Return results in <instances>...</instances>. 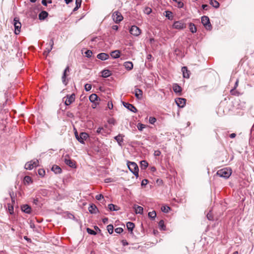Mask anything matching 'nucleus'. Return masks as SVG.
I'll use <instances>...</instances> for the list:
<instances>
[{
	"instance_id": "obj_52",
	"label": "nucleus",
	"mask_w": 254,
	"mask_h": 254,
	"mask_svg": "<svg viewBox=\"0 0 254 254\" xmlns=\"http://www.w3.org/2000/svg\"><path fill=\"white\" fill-rule=\"evenodd\" d=\"M8 211L10 214H12L13 213V207L11 205H8Z\"/></svg>"
},
{
	"instance_id": "obj_26",
	"label": "nucleus",
	"mask_w": 254,
	"mask_h": 254,
	"mask_svg": "<svg viewBox=\"0 0 254 254\" xmlns=\"http://www.w3.org/2000/svg\"><path fill=\"white\" fill-rule=\"evenodd\" d=\"M111 57L114 59H117L120 56V52L119 50H115L111 53Z\"/></svg>"
},
{
	"instance_id": "obj_30",
	"label": "nucleus",
	"mask_w": 254,
	"mask_h": 254,
	"mask_svg": "<svg viewBox=\"0 0 254 254\" xmlns=\"http://www.w3.org/2000/svg\"><path fill=\"white\" fill-rule=\"evenodd\" d=\"M127 227L129 231L132 232L133 228H134V224L132 222H128L127 223Z\"/></svg>"
},
{
	"instance_id": "obj_46",
	"label": "nucleus",
	"mask_w": 254,
	"mask_h": 254,
	"mask_svg": "<svg viewBox=\"0 0 254 254\" xmlns=\"http://www.w3.org/2000/svg\"><path fill=\"white\" fill-rule=\"evenodd\" d=\"M166 17H167L168 19H172V13L171 11H166Z\"/></svg>"
},
{
	"instance_id": "obj_37",
	"label": "nucleus",
	"mask_w": 254,
	"mask_h": 254,
	"mask_svg": "<svg viewBox=\"0 0 254 254\" xmlns=\"http://www.w3.org/2000/svg\"><path fill=\"white\" fill-rule=\"evenodd\" d=\"M140 164L142 169H145L148 166V163L145 160L141 161Z\"/></svg>"
},
{
	"instance_id": "obj_56",
	"label": "nucleus",
	"mask_w": 254,
	"mask_h": 254,
	"mask_svg": "<svg viewBox=\"0 0 254 254\" xmlns=\"http://www.w3.org/2000/svg\"><path fill=\"white\" fill-rule=\"evenodd\" d=\"M81 1H82V0H76V1H75L76 5H78V6H80Z\"/></svg>"
},
{
	"instance_id": "obj_29",
	"label": "nucleus",
	"mask_w": 254,
	"mask_h": 254,
	"mask_svg": "<svg viewBox=\"0 0 254 254\" xmlns=\"http://www.w3.org/2000/svg\"><path fill=\"white\" fill-rule=\"evenodd\" d=\"M111 75V72L109 70H103L102 71V76L103 77H108Z\"/></svg>"
},
{
	"instance_id": "obj_55",
	"label": "nucleus",
	"mask_w": 254,
	"mask_h": 254,
	"mask_svg": "<svg viewBox=\"0 0 254 254\" xmlns=\"http://www.w3.org/2000/svg\"><path fill=\"white\" fill-rule=\"evenodd\" d=\"M161 154V151L160 150H155L154 153V155L156 156H160Z\"/></svg>"
},
{
	"instance_id": "obj_12",
	"label": "nucleus",
	"mask_w": 254,
	"mask_h": 254,
	"mask_svg": "<svg viewBox=\"0 0 254 254\" xmlns=\"http://www.w3.org/2000/svg\"><path fill=\"white\" fill-rule=\"evenodd\" d=\"M88 134L84 132H82L80 133L79 138H78V141L82 144L84 143V140H86L88 137Z\"/></svg>"
},
{
	"instance_id": "obj_1",
	"label": "nucleus",
	"mask_w": 254,
	"mask_h": 254,
	"mask_svg": "<svg viewBox=\"0 0 254 254\" xmlns=\"http://www.w3.org/2000/svg\"><path fill=\"white\" fill-rule=\"evenodd\" d=\"M232 174V170L227 168H225L219 170L217 172V175L220 177H223L226 179L228 178Z\"/></svg>"
},
{
	"instance_id": "obj_6",
	"label": "nucleus",
	"mask_w": 254,
	"mask_h": 254,
	"mask_svg": "<svg viewBox=\"0 0 254 254\" xmlns=\"http://www.w3.org/2000/svg\"><path fill=\"white\" fill-rule=\"evenodd\" d=\"M39 161L38 160H33L27 162L25 165V168L26 170H32L34 167L38 165Z\"/></svg>"
},
{
	"instance_id": "obj_59",
	"label": "nucleus",
	"mask_w": 254,
	"mask_h": 254,
	"mask_svg": "<svg viewBox=\"0 0 254 254\" xmlns=\"http://www.w3.org/2000/svg\"><path fill=\"white\" fill-rule=\"evenodd\" d=\"M9 194H10V196L11 197L12 201L13 202H14V193H11V192H10Z\"/></svg>"
},
{
	"instance_id": "obj_36",
	"label": "nucleus",
	"mask_w": 254,
	"mask_h": 254,
	"mask_svg": "<svg viewBox=\"0 0 254 254\" xmlns=\"http://www.w3.org/2000/svg\"><path fill=\"white\" fill-rule=\"evenodd\" d=\"M107 230L109 234H112L113 233L114 231V227L113 225L112 224L108 225L107 226Z\"/></svg>"
},
{
	"instance_id": "obj_7",
	"label": "nucleus",
	"mask_w": 254,
	"mask_h": 254,
	"mask_svg": "<svg viewBox=\"0 0 254 254\" xmlns=\"http://www.w3.org/2000/svg\"><path fill=\"white\" fill-rule=\"evenodd\" d=\"M112 18L113 20L116 23L120 22L123 19V17L122 15L120 12L118 11H116L113 12L112 14Z\"/></svg>"
},
{
	"instance_id": "obj_20",
	"label": "nucleus",
	"mask_w": 254,
	"mask_h": 254,
	"mask_svg": "<svg viewBox=\"0 0 254 254\" xmlns=\"http://www.w3.org/2000/svg\"><path fill=\"white\" fill-rule=\"evenodd\" d=\"M174 91L176 93H180L182 92V88L178 84L175 83L173 85Z\"/></svg>"
},
{
	"instance_id": "obj_63",
	"label": "nucleus",
	"mask_w": 254,
	"mask_h": 254,
	"mask_svg": "<svg viewBox=\"0 0 254 254\" xmlns=\"http://www.w3.org/2000/svg\"><path fill=\"white\" fill-rule=\"evenodd\" d=\"M178 6L179 7H182L183 6L184 3L183 2L180 1V2H178Z\"/></svg>"
},
{
	"instance_id": "obj_33",
	"label": "nucleus",
	"mask_w": 254,
	"mask_h": 254,
	"mask_svg": "<svg viewBox=\"0 0 254 254\" xmlns=\"http://www.w3.org/2000/svg\"><path fill=\"white\" fill-rule=\"evenodd\" d=\"M96 132L98 134H101L103 135H105V133H106L105 130L103 127H98L96 130Z\"/></svg>"
},
{
	"instance_id": "obj_8",
	"label": "nucleus",
	"mask_w": 254,
	"mask_h": 254,
	"mask_svg": "<svg viewBox=\"0 0 254 254\" xmlns=\"http://www.w3.org/2000/svg\"><path fill=\"white\" fill-rule=\"evenodd\" d=\"M173 27L177 29H183L186 27V24L182 21H175L173 25Z\"/></svg>"
},
{
	"instance_id": "obj_15",
	"label": "nucleus",
	"mask_w": 254,
	"mask_h": 254,
	"mask_svg": "<svg viewBox=\"0 0 254 254\" xmlns=\"http://www.w3.org/2000/svg\"><path fill=\"white\" fill-rule=\"evenodd\" d=\"M49 47H47L46 50L44 52V55L45 56H47L48 54L51 52L52 50L53 46H54V40L53 39H51L49 44Z\"/></svg>"
},
{
	"instance_id": "obj_3",
	"label": "nucleus",
	"mask_w": 254,
	"mask_h": 254,
	"mask_svg": "<svg viewBox=\"0 0 254 254\" xmlns=\"http://www.w3.org/2000/svg\"><path fill=\"white\" fill-rule=\"evenodd\" d=\"M75 96L74 93L71 95H67L63 98V101L64 102V104L66 106H68L74 102Z\"/></svg>"
},
{
	"instance_id": "obj_57",
	"label": "nucleus",
	"mask_w": 254,
	"mask_h": 254,
	"mask_svg": "<svg viewBox=\"0 0 254 254\" xmlns=\"http://www.w3.org/2000/svg\"><path fill=\"white\" fill-rule=\"evenodd\" d=\"M122 243L123 244V246H127L128 245V243L127 242V241L125 240H123L122 241Z\"/></svg>"
},
{
	"instance_id": "obj_21",
	"label": "nucleus",
	"mask_w": 254,
	"mask_h": 254,
	"mask_svg": "<svg viewBox=\"0 0 254 254\" xmlns=\"http://www.w3.org/2000/svg\"><path fill=\"white\" fill-rule=\"evenodd\" d=\"M88 210L92 214L96 213L97 211V208L95 204H92L89 206Z\"/></svg>"
},
{
	"instance_id": "obj_50",
	"label": "nucleus",
	"mask_w": 254,
	"mask_h": 254,
	"mask_svg": "<svg viewBox=\"0 0 254 254\" xmlns=\"http://www.w3.org/2000/svg\"><path fill=\"white\" fill-rule=\"evenodd\" d=\"M152 11V10L149 7H146L144 10V12L147 14H149Z\"/></svg>"
},
{
	"instance_id": "obj_11",
	"label": "nucleus",
	"mask_w": 254,
	"mask_h": 254,
	"mask_svg": "<svg viewBox=\"0 0 254 254\" xmlns=\"http://www.w3.org/2000/svg\"><path fill=\"white\" fill-rule=\"evenodd\" d=\"M124 106L128 110L132 112L136 113L137 111V109L132 104L128 103L123 102Z\"/></svg>"
},
{
	"instance_id": "obj_27",
	"label": "nucleus",
	"mask_w": 254,
	"mask_h": 254,
	"mask_svg": "<svg viewBox=\"0 0 254 254\" xmlns=\"http://www.w3.org/2000/svg\"><path fill=\"white\" fill-rule=\"evenodd\" d=\"M123 137L124 135L122 134H119L118 135L115 136L114 137L115 139L118 142V143L121 145V143L123 142Z\"/></svg>"
},
{
	"instance_id": "obj_31",
	"label": "nucleus",
	"mask_w": 254,
	"mask_h": 254,
	"mask_svg": "<svg viewBox=\"0 0 254 254\" xmlns=\"http://www.w3.org/2000/svg\"><path fill=\"white\" fill-rule=\"evenodd\" d=\"M98 97L96 94H92L89 96V100L91 102H95L96 101H97L98 100Z\"/></svg>"
},
{
	"instance_id": "obj_16",
	"label": "nucleus",
	"mask_w": 254,
	"mask_h": 254,
	"mask_svg": "<svg viewBox=\"0 0 254 254\" xmlns=\"http://www.w3.org/2000/svg\"><path fill=\"white\" fill-rule=\"evenodd\" d=\"M97 58L102 61H105L109 59L108 54L105 53H101L97 55Z\"/></svg>"
},
{
	"instance_id": "obj_42",
	"label": "nucleus",
	"mask_w": 254,
	"mask_h": 254,
	"mask_svg": "<svg viewBox=\"0 0 254 254\" xmlns=\"http://www.w3.org/2000/svg\"><path fill=\"white\" fill-rule=\"evenodd\" d=\"M24 181L29 184V183L32 182V180L30 177L27 176L24 177Z\"/></svg>"
},
{
	"instance_id": "obj_18",
	"label": "nucleus",
	"mask_w": 254,
	"mask_h": 254,
	"mask_svg": "<svg viewBox=\"0 0 254 254\" xmlns=\"http://www.w3.org/2000/svg\"><path fill=\"white\" fill-rule=\"evenodd\" d=\"M182 71L183 72V77L184 78H189L190 77L189 71L186 66H184L182 68Z\"/></svg>"
},
{
	"instance_id": "obj_43",
	"label": "nucleus",
	"mask_w": 254,
	"mask_h": 254,
	"mask_svg": "<svg viewBox=\"0 0 254 254\" xmlns=\"http://www.w3.org/2000/svg\"><path fill=\"white\" fill-rule=\"evenodd\" d=\"M86 230H87V233L89 234L93 235H95L96 234V232L95 231H94V230H93L90 228H87Z\"/></svg>"
},
{
	"instance_id": "obj_41",
	"label": "nucleus",
	"mask_w": 254,
	"mask_h": 254,
	"mask_svg": "<svg viewBox=\"0 0 254 254\" xmlns=\"http://www.w3.org/2000/svg\"><path fill=\"white\" fill-rule=\"evenodd\" d=\"M159 226L161 229L165 230V226L164 225V222L163 220H162L159 221Z\"/></svg>"
},
{
	"instance_id": "obj_54",
	"label": "nucleus",
	"mask_w": 254,
	"mask_h": 254,
	"mask_svg": "<svg viewBox=\"0 0 254 254\" xmlns=\"http://www.w3.org/2000/svg\"><path fill=\"white\" fill-rule=\"evenodd\" d=\"M207 217L208 219L209 220H212L213 219V216L210 212L208 213L207 214Z\"/></svg>"
},
{
	"instance_id": "obj_28",
	"label": "nucleus",
	"mask_w": 254,
	"mask_h": 254,
	"mask_svg": "<svg viewBox=\"0 0 254 254\" xmlns=\"http://www.w3.org/2000/svg\"><path fill=\"white\" fill-rule=\"evenodd\" d=\"M189 29L191 32H192V33H195L197 30L196 27H195V25L192 23H190Z\"/></svg>"
},
{
	"instance_id": "obj_64",
	"label": "nucleus",
	"mask_w": 254,
	"mask_h": 254,
	"mask_svg": "<svg viewBox=\"0 0 254 254\" xmlns=\"http://www.w3.org/2000/svg\"><path fill=\"white\" fill-rule=\"evenodd\" d=\"M47 0H42V3L45 6H46L47 5V2L46 1Z\"/></svg>"
},
{
	"instance_id": "obj_10",
	"label": "nucleus",
	"mask_w": 254,
	"mask_h": 254,
	"mask_svg": "<svg viewBox=\"0 0 254 254\" xmlns=\"http://www.w3.org/2000/svg\"><path fill=\"white\" fill-rule=\"evenodd\" d=\"M69 72V68L68 66H67L65 68V69H64V73H63V75L62 77V82L65 85H66L68 83V79L66 78V76L67 75V73Z\"/></svg>"
},
{
	"instance_id": "obj_53",
	"label": "nucleus",
	"mask_w": 254,
	"mask_h": 254,
	"mask_svg": "<svg viewBox=\"0 0 254 254\" xmlns=\"http://www.w3.org/2000/svg\"><path fill=\"white\" fill-rule=\"evenodd\" d=\"M147 183H148V180L146 179H144L141 182V186H145L147 184Z\"/></svg>"
},
{
	"instance_id": "obj_32",
	"label": "nucleus",
	"mask_w": 254,
	"mask_h": 254,
	"mask_svg": "<svg viewBox=\"0 0 254 254\" xmlns=\"http://www.w3.org/2000/svg\"><path fill=\"white\" fill-rule=\"evenodd\" d=\"M210 4L215 8H218L219 6V3L215 0H210Z\"/></svg>"
},
{
	"instance_id": "obj_35",
	"label": "nucleus",
	"mask_w": 254,
	"mask_h": 254,
	"mask_svg": "<svg viewBox=\"0 0 254 254\" xmlns=\"http://www.w3.org/2000/svg\"><path fill=\"white\" fill-rule=\"evenodd\" d=\"M156 216V213L155 211H152L148 213V217L151 219H155Z\"/></svg>"
},
{
	"instance_id": "obj_34",
	"label": "nucleus",
	"mask_w": 254,
	"mask_h": 254,
	"mask_svg": "<svg viewBox=\"0 0 254 254\" xmlns=\"http://www.w3.org/2000/svg\"><path fill=\"white\" fill-rule=\"evenodd\" d=\"M117 206L113 204H110L108 205V209L110 211H117L119 209L117 208Z\"/></svg>"
},
{
	"instance_id": "obj_14",
	"label": "nucleus",
	"mask_w": 254,
	"mask_h": 254,
	"mask_svg": "<svg viewBox=\"0 0 254 254\" xmlns=\"http://www.w3.org/2000/svg\"><path fill=\"white\" fill-rule=\"evenodd\" d=\"M64 162L68 166L72 168H75L74 162L71 159H69L68 156H65V158L64 159Z\"/></svg>"
},
{
	"instance_id": "obj_24",
	"label": "nucleus",
	"mask_w": 254,
	"mask_h": 254,
	"mask_svg": "<svg viewBox=\"0 0 254 254\" xmlns=\"http://www.w3.org/2000/svg\"><path fill=\"white\" fill-rule=\"evenodd\" d=\"M48 15V13L46 11H41L39 14V18L40 20H44Z\"/></svg>"
},
{
	"instance_id": "obj_22",
	"label": "nucleus",
	"mask_w": 254,
	"mask_h": 254,
	"mask_svg": "<svg viewBox=\"0 0 254 254\" xmlns=\"http://www.w3.org/2000/svg\"><path fill=\"white\" fill-rule=\"evenodd\" d=\"M135 96L138 99H141L142 98V91L139 89H136L135 90Z\"/></svg>"
},
{
	"instance_id": "obj_47",
	"label": "nucleus",
	"mask_w": 254,
	"mask_h": 254,
	"mask_svg": "<svg viewBox=\"0 0 254 254\" xmlns=\"http://www.w3.org/2000/svg\"><path fill=\"white\" fill-rule=\"evenodd\" d=\"M85 90L87 91H88L91 90L92 86L90 84H86L84 86Z\"/></svg>"
},
{
	"instance_id": "obj_5",
	"label": "nucleus",
	"mask_w": 254,
	"mask_h": 254,
	"mask_svg": "<svg viewBox=\"0 0 254 254\" xmlns=\"http://www.w3.org/2000/svg\"><path fill=\"white\" fill-rule=\"evenodd\" d=\"M201 23L206 29L210 30L211 29V25L210 24L209 18L207 16H203L201 17Z\"/></svg>"
},
{
	"instance_id": "obj_58",
	"label": "nucleus",
	"mask_w": 254,
	"mask_h": 254,
	"mask_svg": "<svg viewBox=\"0 0 254 254\" xmlns=\"http://www.w3.org/2000/svg\"><path fill=\"white\" fill-rule=\"evenodd\" d=\"M102 221H103L104 224H107L108 223V218H103L102 219Z\"/></svg>"
},
{
	"instance_id": "obj_44",
	"label": "nucleus",
	"mask_w": 254,
	"mask_h": 254,
	"mask_svg": "<svg viewBox=\"0 0 254 254\" xmlns=\"http://www.w3.org/2000/svg\"><path fill=\"white\" fill-rule=\"evenodd\" d=\"M85 55L87 57L90 58L92 55V52L91 50H87L85 52Z\"/></svg>"
},
{
	"instance_id": "obj_49",
	"label": "nucleus",
	"mask_w": 254,
	"mask_h": 254,
	"mask_svg": "<svg viewBox=\"0 0 254 254\" xmlns=\"http://www.w3.org/2000/svg\"><path fill=\"white\" fill-rule=\"evenodd\" d=\"M235 89H236L233 88L230 90V93L232 95H238L239 94L238 92L237 91H236Z\"/></svg>"
},
{
	"instance_id": "obj_45",
	"label": "nucleus",
	"mask_w": 254,
	"mask_h": 254,
	"mask_svg": "<svg viewBox=\"0 0 254 254\" xmlns=\"http://www.w3.org/2000/svg\"><path fill=\"white\" fill-rule=\"evenodd\" d=\"M156 121V119L155 118L153 117H150L149 119V122L151 124H154Z\"/></svg>"
},
{
	"instance_id": "obj_23",
	"label": "nucleus",
	"mask_w": 254,
	"mask_h": 254,
	"mask_svg": "<svg viewBox=\"0 0 254 254\" xmlns=\"http://www.w3.org/2000/svg\"><path fill=\"white\" fill-rule=\"evenodd\" d=\"M52 171H53L55 174H60L62 172V169L59 166L55 165L53 166L52 168Z\"/></svg>"
},
{
	"instance_id": "obj_60",
	"label": "nucleus",
	"mask_w": 254,
	"mask_h": 254,
	"mask_svg": "<svg viewBox=\"0 0 254 254\" xmlns=\"http://www.w3.org/2000/svg\"><path fill=\"white\" fill-rule=\"evenodd\" d=\"M238 84H239V79H237L236 82H235V86H234V87L233 88L234 89H236V88L238 87Z\"/></svg>"
},
{
	"instance_id": "obj_13",
	"label": "nucleus",
	"mask_w": 254,
	"mask_h": 254,
	"mask_svg": "<svg viewBox=\"0 0 254 254\" xmlns=\"http://www.w3.org/2000/svg\"><path fill=\"white\" fill-rule=\"evenodd\" d=\"M175 102L179 107L183 108L186 105V100L185 98H178L176 99Z\"/></svg>"
},
{
	"instance_id": "obj_39",
	"label": "nucleus",
	"mask_w": 254,
	"mask_h": 254,
	"mask_svg": "<svg viewBox=\"0 0 254 254\" xmlns=\"http://www.w3.org/2000/svg\"><path fill=\"white\" fill-rule=\"evenodd\" d=\"M38 174L41 177H43L45 175V171L43 169H39L38 171Z\"/></svg>"
},
{
	"instance_id": "obj_48",
	"label": "nucleus",
	"mask_w": 254,
	"mask_h": 254,
	"mask_svg": "<svg viewBox=\"0 0 254 254\" xmlns=\"http://www.w3.org/2000/svg\"><path fill=\"white\" fill-rule=\"evenodd\" d=\"M115 231L118 234H121L123 231V229L121 227H118L115 229Z\"/></svg>"
},
{
	"instance_id": "obj_17",
	"label": "nucleus",
	"mask_w": 254,
	"mask_h": 254,
	"mask_svg": "<svg viewBox=\"0 0 254 254\" xmlns=\"http://www.w3.org/2000/svg\"><path fill=\"white\" fill-rule=\"evenodd\" d=\"M133 208L136 214H142L143 213V208L142 207L134 204Z\"/></svg>"
},
{
	"instance_id": "obj_51",
	"label": "nucleus",
	"mask_w": 254,
	"mask_h": 254,
	"mask_svg": "<svg viewBox=\"0 0 254 254\" xmlns=\"http://www.w3.org/2000/svg\"><path fill=\"white\" fill-rule=\"evenodd\" d=\"M95 198L97 200H100L104 198L103 195L102 194H97L96 195Z\"/></svg>"
},
{
	"instance_id": "obj_62",
	"label": "nucleus",
	"mask_w": 254,
	"mask_h": 254,
	"mask_svg": "<svg viewBox=\"0 0 254 254\" xmlns=\"http://www.w3.org/2000/svg\"><path fill=\"white\" fill-rule=\"evenodd\" d=\"M109 124H115V121L112 119H110L109 121Z\"/></svg>"
},
{
	"instance_id": "obj_4",
	"label": "nucleus",
	"mask_w": 254,
	"mask_h": 254,
	"mask_svg": "<svg viewBox=\"0 0 254 254\" xmlns=\"http://www.w3.org/2000/svg\"><path fill=\"white\" fill-rule=\"evenodd\" d=\"M13 25L14 26L15 30L14 33L16 35L19 34L20 32V29L21 27V24L19 22L18 18L15 17L13 19Z\"/></svg>"
},
{
	"instance_id": "obj_38",
	"label": "nucleus",
	"mask_w": 254,
	"mask_h": 254,
	"mask_svg": "<svg viewBox=\"0 0 254 254\" xmlns=\"http://www.w3.org/2000/svg\"><path fill=\"white\" fill-rule=\"evenodd\" d=\"M170 208L168 206H163L161 207V210L163 212L167 213L170 210Z\"/></svg>"
},
{
	"instance_id": "obj_9",
	"label": "nucleus",
	"mask_w": 254,
	"mask_h": 254,
	"mask_svg": "<svg viewBox=\"0 0 254 254\" xmlns=\"http://www.w3.org/2000/svg\"><path fill=\"white\" fill-rule=\"evenodd\" d=\"M131 34L137 36L141 33V30L136 26H132L129 30Z\"/></svg>"
},
{
	"instance_id": "obj_61",
	"label": "nucleus",
	"mask_w": 254,
	"mask_h": 254,
	"mask_svg": "<svg viewBox=\"0 0 254 254\" xmlns=\"http://www.w3.org/2000/svg\"><path fill=\"white\" fill-rule=\"evenodd\" d=\"M208 7V5H207V4H203L202 5V7L203 9H205V10H207V7Z\"/></svg>"
},
{
	"instance_id": "obj_40",
	"label": "nucleus",
	"mask_w": 254,
	"mask_h": 254,
	"mask_svg": "<svg viewBox=\"0 0 254 254\" xmlns=\"http://www.w3.org/2000/svg\"><path fill=\"white\" fill-rule=\"evenodd\" d=\"M137 128L139 130L142 131L145 128V126L142 124L138 123L137 125Z\"/></svg>"
},
{
	"instance_id": "obj_19",
	"label": "nucleus",
	"mask_w": 254,
	"mask_h": 254,
	"mask_svg": "<svg viewBox=\"0 0 254 254\" xmlns=\"http://www.w3.org/2000/svg\"><path fill=\"white\" fill-rule=\"evenodd\" d=\"M125 67L128 70H130L133 68V64L131 62H126L124 64Z\"/></svg>"
},
{
	"instance_id": "obj_25",
	"label": "nucleus",
	"mask_w": 254,
	"mask_h": 254,
	"mask_svg": "<svg viewBox=\"0 0 254 254\" xmlns=\"http://www.w3.org/2000/svg\"><path fill=\"white\" fill-rule=\"evenodd\" d=\"M21 209L23 212L29 214L31 212V208L28 205L26 204L22 206Z\"/></svg>"
},
{
	"instance_id": "obj_2",
	"label": "nucleus",
	"mask_w": 254,
	"mask_h": 254,
	"mask_svg": "<svg viewBox=\"0 0 254 254\" xmlns=\"http://www.w3.org/2000/svg\"><path fill=\"white\" fill-rule=\"evenodd\" d=\"M127 167L129 170L136 177H138V168L137 164L132 162L127 163Z\"/></svg>"
}]
</instances>
